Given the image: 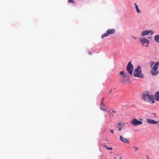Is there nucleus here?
<instances>
[{"label": "nucleus", "mask_w": 159, "mask_h": 159, "mask_svg": "<svg viewBox=\"0 0 159 159\" xmlns=\"http://www.w3.org/2000/svg\"><path fill=\"white\" fill-rule=\"evenodd\" d=\"M120 75V81L123 84H125L126 81L129 80V77L124 74L123 71H120L119 73Z\"/></svg>", "instance_id": "obj_2"}, {"label": "nucleus", "mask_w": 159, "mask_h": 159, "mask_svg": "<svg viewBox=\"0 0 159 159\" xmlns=\"http://www.w3.org/2000/svg\"><path fill=\"white\" fill-rule=\"evenodd\" d=\"M134 76L140 78H143V75L142 74V72L141 70V67L139 66L136 69H135L134 71Z\"/></svg>", "instance_id": "obj_3"}, {"label": "nucleus", "mask_w": 159, "mask_h": 159, "mask_svg": "<svg viewBox=\"0 0 159 159\" xmlns=\"http://www.w3.org/2000/svg\"><path fill=\"white\" fill-rule=\"evenodd\" d=\"M123 125V127H124V124H122V125Z\"/></svg>", "instance_id": "obj_26"}, {"label": "nucleus", "mask_w": 159, "mask_h": 159, "mask_svg": "<svg viewBox=\"0 0 159 159\" xmlns=\"http://www.w3.org/2000/svg\"><path fill=\"white\" fill-rule=\"evenodd\" d=\"M133 68V66L132 65L131 62H129L127 66L126 70L128 73L130 75H132V74Z\"/></svg>", "instance_id": "obj_7"}, {"label": "nucleus", "mask_w": 159, "mask_h": 159, "mask_svg": "<svg viewBox=\"0 0 159 159\" xmlns=\"http://www.w3.org/2000/svg\"><path fill=\"white\" fill-rule=\"evenodd\" d=\"M104 107L106 108L105 104L104 103V102H101L100 105V109L104 111H106V109L105 108H104Z\"/></svg>", "instance_id": "obj_12"}, {"label": "nucleus", "mask_w": 159, "mask_h": 159, "mask_svg": "<svg viewBox=\"0 0 159 159\" xmlns=\"http://www.w3.org/2000/svg\"><path fill=\"white\" fill-rule=\"evenodd\" d=\"M110 131L112 133H113V129H110Z\"/></svg>", "instance_id": "obj_22"}, {"label": "nucleus", "mask_w": 159, "mask_h": 159, "mask_svg": "<svg viewBox=\"0 0 159 159\" xmlns=\"http://www.w3.org/2000/svg\"><path fill=\"white\" fill-rule=\"evenodd\" d=\"M140 121L138 120L135 118L133 119L130 121L131 124L134 126H137L140 125L142 124V122L141 121L143 120L142 119H139Z\"/></svg>", "instance_id": "obj_5"}, {"label": "nucleus", "mask_w": 159, "mask_h": 159, "mask_svg": "<svg viewBox=\"0 0 159 159\" xmlns=\"http://www.w3.org/2000/svg\"><path fill=\"white\" fill-rule=\"evenodd\" d=\"M104 146L105 148H106L108 150H111L112 149V148H109L105 145H104Z\"/></svg>", "instance_id": "obj_16"}, {"label": "nucleus", "mask_w": 159, "mask_h": 159, "mask_svg": "<svg viewBox=\"0 0 159 159\" xmlns=\"http://www.w3.org/2000/svg\"><path fill=\"white\" fill-rule=\"evenodd\" d=\"M120 140L123 143H129V140L128 139L123 137L122 135L120 136Z\"/></svg>", "instance_id": "obj_9"}, {"label": "nucleus", "mask_w": 159, "mask_h": 159, "mask_svg": "<svg viewBox=\"0 0 159 159\" xmlns=\"http://www.w3.org/2000/svg\"><path fill=\"white\" fill-rule=\"evenodd\" d=\"M154 39L157 42L159 43V35H157L155 36Z\"/></svg>", "instance_id": "obj_15"}, {"label": "nucleus", "mask_w": 159, "mask_h": 159, "mask_svg": "<svg viewBox=\"0 0 159 159\" xmlns=\"http://www.w3.org/2000/svg\"><path fill=\"white\" fill-rule=\"evenodd\" d=\"M104 98H102V100H101V102H103V101H104Z\"/></svg>", "instance_id": "obj_20"}, {"label": "nucleus", "mask_w": 159, "mask_h": 159, "mask_svg": "<svg viewBox=\"0 0 159 159\" xmlns=\"http://www.w3.org/2000/svg\"><path fill=\"white\" fill-rule=\"evenodd\" d=\"M115 31L114 29H108L106 33L102 35L101 38L103 39L105 37H106L111 34H113L115 33Z\"/></svg>", "instance_id": "obj_6"}, {"label": "nucleus", "mask_w": 159, "mask_h": 159, "mask_svg": "<svg viewBox=\"0 0 159 159\" xmlns=\"http://www.w3.org/2000/svg\"><path fill=\"white\" fill-rule=\"evenodd\" d=\"M142 99L146 102L152 104L154 103V96L152 94H150L148 91H145L143 92L141 95Z\"/></svg>", "instance_id": "obj_1"}, {"label": "nucleus", "mask_w": 159, "mask_h": 159, "mask_svg": "<svg viewBox=\"0 0 159 159\" xmlns=\"http://www.w3.org/2000/svg\"><path fill=\"white\" fill-rule=\"evenodd\" d=\"M146 122L148 123L151 124H156L158 123V122L155 121L154 120L150 119H147L146 120Z\"/></svg>", "instance_id": "obj_10"}, {"label": "nucleus", "mask_w": 159, "mask_h": 159, "mask_svg": "<svg viewBox=\"0 0 159 159\" xmlns=\"http://www.w3.org/2000/svg\"><path fill=\"white\" fill-rule=\"evenodd\" d=\"M118 125L119 126H120L121 125V122L118 123Z\"/></svg>", "instance_id": "obj_21"}, {"label": "nucleus", "mask_w": 159, "mask_h": 159, "mask_svg": "<svg viewBox=\"0 0 159 159\" xmlns=\"http://www.w3.org/2000/svg\"><path fill=\"white\" fill-rule=\"evenodd\" d=\"M88 53L90 55H92V54L91 52L90 51Z\"/></svg>", "instance_id": "obj_23"}, {"label": "nucleus", "mask_w": 159, "mask_h": 159, "mask_svg": "<svg viewBox=\"0 0 159 159\" xmlns=\"http://www.w3.org/2000/svg\"><path fill=\"white\" fill-rule=\"evenodd\" d=\"M139 41L143 45H144L145 43H147V44L145 45L146 47L148 46V44L149 42V41L148 40L144 38H142L140 39Z\"/></svg>", "instance_id": "obj_8"}, {"label": "nucleus", "mask_w": 159, "mask_h": 159, "mask_svg": "<svg viewBox=\"0 0 159 159\" xmlns=\"http://www.w3.org/2000/svg\"><path fill=\"white\" fill-rule=\"evenodd\" d=\"M68 2H71V3H73L74 2V1H73V0H69Z\"/></svg>", "instance_id": "obj_18"}, {"label": "nucleus", "mask_w": 159, "mask_h": 159, "mask_svg": "<svg viewBox=\"0 0 159 159\" xmlns=\"http://www.w3.org/2000/svg\"><path fill=\"white\" fill-rule=\"evenodd\" d=\"M113 116V115H112V116Z\"/></svg>", "instance_id": "obj_27"}, {"label": "nucleus", "mask_w": 159, "mask_h": 159, "mask_svg": "<svg viewBox=\"0 0 159 159\" xmlns=\"http://www.w3.org/2000/svg\"><path fill=\"white\" fill-rule=\"evenodd\" d=\"M134 4L135 6V8L137 11V12L138 13H139L140 11L138 8V5L136 3H134Z\"/></svg>", "instance_id": "obj_14"}, {"label": "nucleus", "mask_w": 159, "mask_h": 159, "mask_svg": "<svg viewBox=\"0 0 159 159\" xmlns=\"http://www.w3.org/2000/svg\"><path fill=\"white\" fill-rule=\"evenodd\" d=\"M159 66V61L157 62L155 64L153 67L152 68L150 73L153 76L156 75L158 74L157 69Z\"/></svg>", "instance_id": "obj_4"}, {"label": "nucleus", "mask_w": 159, "mask_h": 159, "mask_svg": "<svg viewBox=\"0 0 159 159\" xmlns=\"http://www.w3.org/2000/svg\"><path fill=\"white\" fill-rule=\"evenodd\" d=\"M112 112L113 113H115L116 112V111H114V110H112Z\"/></svg>", "instance_id": "obj_24"}, {"label": "nucleus", "mask_w": 159, "mask_h": 159, "mask_svg": "<svg viewBox=\"0 0 159 159\" xmlns=\"http://www.w3.org/2000/svg\"><path fill=\"white\" fill-rule=\"evenodd\" d=\"M132 37L134 38V39H136V38H135V37H134V36H132Z\"/></svg>", "instance_id": "obj_25"}, {"label": "nucleus", "mask_w": 159, "mask_h": 159, "mask_svg": "<svg viewBox=\"0 0 159 159\" xmlns=\"http://www.w3.org/2000/svg\"><path fill=\"white\" fill-rule=\"evenodd\" d=\"M154 97L156 101H159V91H157L156 93L154 95Z\"/></svg>", "instance_id": "obj_13"}, {"label": "nucleus", "mask_w": 159, "mask_h": 159, "mask_svg": "<svg viewBox=\"0 0 159 159\" xmlns=\"http://www.w3.org/2000/svg\"><path fill=\"white\" fill-rule=\"evenodd\" d=\"M133 147L135 151H136L139 149L137 147L133 146Z\"/></svg>", "instance_id": "obj_17"}, {"label": "nucleus", "mask_w": 159, "mask_h": 159, "mask_svg": "<svg viewBox=\"0 0 159 159\" xmlns=\"http://www.w3.org/2000/svg\"><path fill=\"white\" fill-rule=\"evenodd\" d=\"M122 128V127H120L119 128L118 130L119 131H120L121 129Z\"/></svg>", "instance_id": "obj_19"}, {"label": "nucleus", "mask_w": 159, "mask_h": 159, "mask_svg": "<svg viewBox=\"0 0 159 159\" xmlns=\"http://www.w3.org/2000/svg\"><path fill=\"white\" fill-rule=\"evenodd\" d=\"M152 31L150 30L143 31L142 32V35L143 36H144L150 33Z\"/></svg>", "instance_id": "obj_11"}]
</instances>
